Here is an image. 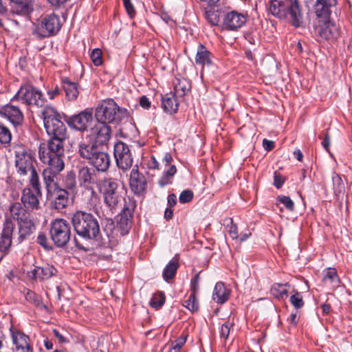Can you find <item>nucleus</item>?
I'll return each mask as SVG.
<instances>
[{
  "label": "nucleus",
  "instance_id": "f257e3e1",
  "mask_svg": "<svg viewBox=\"0 0 352 352\" xmlns=\"http://www.w3.org/2000/svg\"><path fill=\"white\" fill-rule=\"evenodd\" d=\"M267 11L280 20H288L295 28L304 25L303 14L298 0H269Z\"/></svg>",
  "mask_w": 352,
  "mask_h": 352
},
{
  "label": "nucleus",
  "instance_id": "f03ea898",
  "mask_svg": "<svg viewBox=\"0 0 352 352\" xmlns=\"http://www.w3.org/2000/svg\"><path fill=\"white\" fill-rule=\"evenodd\" d=\"M77 153L98 172L107 171L110 166L109 154L100 151L94 141L82 140L78 145Z\"/></svg>",
  "mask_w": 352,
  "mask_h": 352
},
{
  "label": "nucleus",
  "instance_id": "7ed1b4c3",
  "mask_svg": "<svg viewBox=\"0 0 352 352\" xmlns=\"http://www.w3.org/2000/svg\"><path fill=\"white\" fill-rule=\"evenodd\" d=\"M72 223L76 234L86 239H98L100 225L98 219L91 213L77 211L72 217Z\"/></svg>",
  "mask_w": 352,
  "mask_h": 352
},
{
  "label": "nucleus",
  "instance_id": "20e7f679",
  "mask_svg": "<svg viewBox=\"0 0 352 352\" xmlns=\"http://www.w3.org/2000/svg\"><path fill=\"white\" fill-rule=\"evenodd\" d=\"M66 138H51L47 144H41L38 148V156L43 164L65 165L64 141Z\"/></svg>",
  "mask_w": 352,
  "mask_h": 352
},
{
  "label": "nucleus",
  "instance_id": "39448f33",
  "mask_svg": "<svg viewBox=\"0 0 352 352\" xmlns=\"http://www.w3.org/2000/svg\"><path fill=\"white\" fill-rule=\"evenodd\" d=\"M100 192L102 194L105 204L111 210H116L122 203L125 204L127 198L123 197V191L119 187L118 182L112 179H104L100 187Z\"/></svg>",
  "mask_w": 352,
  "mask_h": 352
},
{
  "label": "nucleus",
  "instance_id": "423d86ee",
  "mask_svg": "<svg viewBox=\"0 0 352 352\" xmlns=\"http://www.w3.org/2000/svg\"><path fill=\"white\" fill-rule=\"evenodd\" d=\"M126 113V110L120 108L113 99H107L98 106L95 116L98 121L108 124L120 120Z\"/></svg>",
  "mask_w": 352,
  "mask_h": 352
},
{
  "label": "nucleus",
  "instance_id": "0eeeda50",
  "mask_svg": "<svg viewBox=\"0 0 352 352\" xmlns=\"http://www.w3.org/2000/svg\"><path fill=\"white\" fill-rule=\"evenodd\" d=\"M30 188H25L21 195V201L24 207L30 211L40 208L39 198L42 196L41 186L38 175L35 174L30 177Z\"/></svg>",
  "mask_w": 352,
  "mask_h": 352
},
{
  "label": "nucleus",
  "instance_id": "6e6552de",
  "mask_svg": "<svg viewBox=\"0 0 352 352\" xmlns=\"http://www.w3.org/2000/svg\"><path fill=\"white\" fill-rule=\"evenodd\" d=\"M50 236L58 248L65 247L71 238V226L64 219H56L50 225Z\"/></svg>",
  "mask_w": 352,
  "mask_h": 352
},
{
  "label": "nucleus",
  "instance_id": "1a4fd4ad",
  "mask_svg": "<svg viewBox=\"0 0 352 352\" xmlns=\"http://www.w3.org/2000/svg\"><path fill=\"white\" fill-rule=\"evenodd\" d=\"M15 166L17 173L21 175H25L30 172L32 177L34 174L38 175L34 167V157L26 148L23 146H17L14 151Z\"/></svg>",
  "mask_w": 352,
  "mask_h": 352
},
{
  "label": "nucleus",
  "instance_id": "9d476101",
  "mask_svg": "<svg viewBox=\"0 0 352 352\" xmlns=\"http://www.w3.org/2000/svg\"><path fill=\"white\" fill-rule=\"evenodd\" d=\"M61 27L58 15L52 13L43 16L38 23L34 34L41 37H47L56 34Z\"/></svg>",
  "mask_w": 352,
  "mask_h": 352
},
{
  "label": "nucleus",
  "instance_id": "9b49d317",
  "mask_svg": "<svg viewBox=\"0 0 352 352\" xmlns=\"http://www.w3.org/2000/svg\"><path fill=\"white\" fill-rule=\"evenodd\" d=\"M16 100H21L26 104H34L42 106L44 103V98L41 91L30 85L21 87L16 95L11 100L13 102Z\"/></svg>",
  "mask_w": 352,
  "mask_h": 352
},
{
  "label": "nucleus",
  "instance_id": "f8f14e48",
  "mask_svg": "<svg viewBox=\"0 0 352 352\" xmlns=\"http://www.w3.org/2000/svg\"><path fill=\"white\" fill-rule=\"evenodd\" d=\"M46 167L42 173L43 179L47 193H51L56 188L59 187L58 180L60 177V173L63 170L65 165L56 164H45Z\"/></svg>",
  "mask_w": 352,
  "mask_h": 352
},
{
  "label": "nucleus",
  "instance_id": "ddd939ff",
  "mask_svg": "<svg viewBox=\"0 0 352 352\" xmlns=\"http://www.w3.org/2000/svg\"><path fill=\"white\" fill-rule=\"evenodd\" d=\"M136 207V203L134 199L127 197L125 204L118 216L117 226L121 231L122 235L126 234L131 228L133 214Z\"/></svg>",
  "mask_w": 352,
  "mask_h": 352
},
{
  "label": "nucleus",
  "instance_id": "4468645a",
  "mask_svg": "<svg viewBox=\"0 0 352 352\" xmlns=\"http://www.w3.org/2000/svg\"><path fill=\"white\" fill-rule=\"evenodd\" d=\"M114 157L117 166L125 171L129 169L133 164V157L129 146L118 142L114 146Z\"/></svg>",
  "mask_w": 352,
  "mask_h": 352
},
{
  "label": "nucleus",
  "instance_id": "2eb2a0df",
  "mask_svg": "<svg viewBox=\"0 0 352 352\" xmlns=\"http://www.w3.org/2000/svg\"><path fill=\"white\" fill-rule=\"evenodd\" d=\"M93 123L92 113L88 110H85L78 114L74 115L67 120V124L69 126L83 131L90 130Z\"/></svg>",
  "mask_w": 352,
  "mask_h": 352
},
{
  "label": "nucleus",
  "instance_id": "dca6fc26",
  "mask_svg": "<svg viewBox=\"0 0 352 352\" xmlns=\"http://www.w3.org/2000/svg\"><path fill=\"white\" fill-rule=\"evenodd\" d=\"M246 21V14L232 10L223 16L222 26L226 30L236 31L243 27Z\"/></svg>",
  "mask_w": 352,
  "mask_h": 352
},
{
  "label": "nucleus",
  "instance_id": "f3484780",
  "mask_svg": "<svg viewBox=\"0 0 352 352\" xmlns=\"http://www.w3.org/2000/svg\"><path fill=\"white\" fill-rule=\"evenodd\" d=\"M314 28L316 33L324 39L335 38L339 35L338 27L329 18L318 19Z\"/></svg>",
  "mask_w": 352,
  "mask_h": 352
},
{
  "label": "nucleus",
  "instance_id": "a211bd4d",
  "mask_svg": "<svg viewBox=\"0 0 352 352\" xmlns=\"http://www.w3.org/2000/svg\"><path fill=\"white\" fill-rule=\"evenodd\" d=\"M111 129L107 123L98 121L97 123L92 124L90 129L89 135L95 138L94 142L106 144L111 138Z\"/></svg>",
  "mask_w": 352,
  "mask_h": 352
},
{
  "label": "nucleus",
  "instance_id": "6ab92c4d",
  "mask_svg": "<svg viewBox=\"0 0 352 352\" xmlns=\"http://www.w3.org/2000/svg\"><path fill=\"white\" fill-rule=\"evenodd\" d=\"M48 199H52L51 206L55 210H61L69 204V192L63 188L58 187L51 193H47Z\"/></svg>",
  "mask_w": 352,
  "mask_h": 352
},
{
  "label": "nucleus",
  "instance_id": "aec40b11",
  "mask_svg": "<svg viewBox=\"0 0 352 352\" xmlns=\"http://www.w3.org/2000/svg\"><path fill=\"white\" fill-rule=\"evenodd\" d=\"M14 230V225L10 219H6L2 232L0 236V252L3 253L1 258L8 253L12 245V234Z\"/></svg>",
  "mask_w": 352,
  "mask_h": 352
},
{
  "label": "nucleus",
  "instance_id": "412c9836",
  "mask_svg": "<svg viewBox=\"0 0 352 352\" xmlns=\"http://www.w3.org/2000/svg\"><path fill=\"white\" fill-rule=\"evenodd\" d=\"M0 115L14 126L21 124L23 120V115L20 109L11 104L0 107Z\"/></svg>",
  "mask_w": 352,
  "mask_h": 352
},
{
  "label": "nucleus",
  "instance_id": "4be33fe9",
  "mask_svg": "<svg viewBox=\"0 0 352 352\" xmlns=\"http://www.w3.org/2000/svg\"><path fill=\"white\" fill-rule=\"evenodd\" d=\"M12 338L14 345V352H32L28 336L19 331H12Z\"/></svg>",
  "mask_w": 352,
  "mask_h": 352
},
{
  "label": "nucleus",
  "instance_id": "5701e85b",
  "mask_svg": "<svg viewBox=\"0 0 352 352\" xmlns=\"http://www.w3.org/2000/svg\"><path fill=\"white\" fill-rule=\"evenodd\" d=\"M130 187L131 190L137 195L144 192L146 188V182L144 176L140 173L138 168H133L130 175Z\"/></svg>",
  "mask_w": 352,
  "mask_h": 352
},
{
  "label": "nucleus",
  "instance_id": "b1692460",
  "mask_svg": "<svg viewBox=\"0 0 352 352\" xmlns=\"http://www.w3.org/2000/svg\"><path fill=\"white\" fill-rule=\"evenodd\" d=\"M337 0H317L314 12L318 19L330 18L331 8L336 6Z\"/></svg>",
  "mask_w": 352,
  "mask_h": 352
},
{
  "label": "nucleus",
  "instance_id": "393cba45",
  "mask_svg": "<svg viewBox=\"0 0 352 352\" xmlns=\"http://www.w3.org/2000/svg\"><path fill=\"white\" fill-rule=\"evenodd\" d=\"M57 270L53 265L46 264L43 267H36L30 272V276L34 279L44 280L55 276Z\"/></svg>",
  "mask_w": 352,
  "mask_h": 352
},
{
  "label": "nucleus",
  "instance_id": "a878e982",
  "mask_svg": "<svg viewBox=\"0 0 352 352\" xmlns=\"http://www.w3.org/2000/svg\"><path fill=\"white\" fill-rule=\"evenodd\" d=\"M45 130L51 138H66L67 129L60 118L45 126Z\"/></svg>",
  "mask_w": 352,
  "mask_h": 352
},
{
  "label": "nucleus",
  "instance_id": "bb28decb",
  "mask_svg": "<svg viewBox=\"0 0 352 352\" xmlns=\"http://www.w3.org/2000/svg\"><path fill=\"white\" fill-rule=\"evenodd\" d=\"M19 224V237L18 243L23 242L28 236H30L35 230V225L30 219V217L18 222Z\"/></svg>",
  "mask_w": 352,
  "mask_h": 352
},
{
  "label": "nucleus",
  "instance_id": "cd10ccee",
  "mask_svg": "<svg viewBox=\"0 0 352 352\" xmlns=\"http://www.w3.org/2000/svg\"><path fill=\"white\" fill-rule=\"evenodd\" d=\"M14 3L12 12L14 14L27 16L32 11V0H10Z\"/></svg>",
  "mask_w": 352,
  "mask_h": 352
},
{
  "label": "nucleus",
  "instance_id": "c85d7f7f",
  "mask_svg": "<svg viewBox=\"0 0 352 352\" xmlns=\"http://www.w3.org/2000/svg\"><path fill=\"white\" fill-rule=\"evenodd\" d=\"M173 92L166 94L162 100L164 111L169 114L175 113L178 110L179 102Z\"/></svg>",
  "mask_w": 352,
  "mask_h": 352
},
{
  "label": "nucleus",
  "instance_id": "c756f323",
  "mask_svg": "<svg viewBox=\"0 0 352 352\" xmlns=\"http://www.w3.org/2000/svg\"><path fill=\"white\" fill-rule=\"evenodd\" d=\"M10 216L17 222L30 217V213L23 205L19 202L11 204L9 208Z\"/></svg>",
  "mask_w": 352,
  "mask_h": 352
},
{
  "label": "nucleus",
  "instance_id": "7c9ffc66",
  "mask_svg": "<svg viewBox=\"0 0 352 352\" xmlns=\"http://www.w3.org/2000/svg\"><path fill=\"white\" fill-rule=\"evenodd\" d=\"M229 296L230 291L223 283L219 282L215 285L212 293V298L214 301L219 304H223L228 300Z\"/></svg>",
  "mask_w": 352,
  "mask_h": 352
},
{
  "label": "nucleus",
  "instance_id": "2f4dec72",
  "mask_svg": "<svg viewBox=\"0 0 352 352\" xmlns=\"http://www.w3.org/2000/svg\"><path fill=\"white\" fill-rule=\"evenodd\" d=\"M62 82L66 98L69 100H75L79 95L78 85L67 78H63Z\"/></svg>",
  "mask_w": 352,
  "mask_h": 352
},
{
  "label": "nucleus",
  "instance_id": "473e14b6",
  "mask_svg": "<svg viewBox=\"0 0 352 352\" xmlns=\"http://www.w3.org/2000/svg\"><path fill=\"white\" fill-rule=\"evenodd\" d=\"M174 92L173 94L177 96L184 97L190 89V82L186 78H176L173 82Z\"/></svg>",
  "mask_w": 352,
  "mask_h": 352
},
{
  "label": "nucleus",
  "instance_id": "72a5a7b5",
  "mask_svg": "<svg viewBox=\"0 0 352 352\" xmlns=\"http://www.w3.org/2000/svg\"><path fill=\"white\" fill-rule=\"evenodd\" d=\"M210 53L203 45H199L195 56V63L202 67L208 66L212 63Z\"/></svg>",
  "mask_w": 352,
  "mask_h": 352
},
{
  "label": "nucleus",
  "instance_id": "f704fd0d",
  "mask_svg": "<svg viewBox=\"0 0 352 352\" xmlns=\"http://www.w3.org/2000/svg\"><path fill=\"white\" fill-rule=\"evenodd\" d=\"M322 282L328 286L336 288L339 285L340 279L335 268H327L324 271Z\"/></svg>",
  "mask_w": 352,
  "mask_h": 352
},
{
  "label": "nucleus",
  "instance_id": "c9c22d12",
  "mask_svg": "<svg viewBox=\"0 0 352 352\" xmlns=\"http://www.w3.org/2000/svg\"><path fill=\"white\" fill-rule=\"evenodd\" d=\"M78 180L80 184L89 185L96 182L94 170L87 166H83L78 171Z\"/></svg>",
  "mask_w": 352,
  "mask_h": 352
},
{
  "label": "nucleus",
  "instance_id": "e433bc0d",
  "mask_svg": "<svg viewBox=\"0 0 352 352\" xmlns=\"http://www.w3.org/2000/svg\"><path fill=\"white\" fill-rule=\"evenodd\" d=\"M60 118L58 111L52 106H46L42 110L44 126Z\"/></svg>",
  "mask_w": 352,
  "mask_h": 352
},
{
  "label": "nucleus",
  "instance_id": "4c0bfd02",
  "mask_svg": "<svg viewBox=\"0 0 352 352\" xmlns=\"http://www.w3.org/2000/svg\"><path fill=\"white\" fill-rule=\"evenodd\" d=\"M179 267V263L177 260L173 259L171 260L164 268L162 276L164 279L168 282L170 280L173 279L177 272V270Z\"/></svg>",
  "mask_w": 352,
  "mask_h": 352
},
{
  "label": "nucleus",
  "instance_id": "58836bf2",
  "mask_svg": "<svg viewBox=\"0 0 352 352\" xmlns=\"http://www.w3.org/2000/svg\"><path fill=\"white\" fill-rule=\"evenodd\" d=\"M177 173V168L175 165H170L166 169L163 175L158 181V184L160 186L164 187L168 184L172 183L173 178Z\"/></svg>",
  "mask_w": 352,
  "mask_h": 352
},
{
  "label": "nucleus",
  "instance_id": "ea45409f",
  "mask_svg": "<svg viewBox=\"0 0 352 352\" xmlns=\"http://www.w3.org/2000/svg\"><path fill=\"white\" fill-rule=\"evenodd\" d=\"M288 285V283H274L271 287L270 293L274 298L277 299H283L288 295V291L286 288Z\"/></svg>",
  "mask_w": 352,
  "mask_h": 352
},
{
  "label": "nucleus",
  "instance_id": "a19ab883",
  "mask_svg": "<svg viewBox=\"0 0 352 352\" xmlns=\"http://www.w3.org/2000/svg\"><path fill=\"white\" fill-rule=\"evenodd\" d=\"M25 299L41 309H47V306L43 304L41 296L32 291H28L25 294Z\"/></svg>",
  "mask_w": 352,
  "mask_h": 352
},
{
  "label": "nucleus",
  "instance_id": "79ce46f5",
  "mask_svg": "<svg viewBox=\"0 0 352 352\" xmlns=\"http://www.w3.org/2000/svg\"><path fill=\"white\" fill-rule=\"evenodd\" d=\"M165 299V295L163 292H157L153 296L149 304L152 307L157 309L164 305Z\"/></svg>",
  "mask_w": 352,
  "mask_h": 352
},
{
  "label": "nucleus",
  "instance_id": "37998d69",
  "mask_svg": "<svg viewBox=\"0 0 352 352\" xmlns=\"http://www.w3.org/2000/svg\"><path fill=\"white\" fill-rule=\"evenodd\" d=\"M183 305L191 312L197 311L199 306V302L195 297V293H191Z\"/></svg>",
  "mask_w": 352,
  "mask_h": 352
},
{
  "label": "nucleus",
  "instance_id": "c03bdc74",
  "mask_svg": "<svg viewBox=\"0 0 352 352\" xmlns=\"http://www.w3.org/2000/svg\"><path fill=\"white\" fill-rule=\"evenodd\" d=\"M188 334L183 333L182 335L171 343L170 352H178L186 342Z\"/></svg>",
  "mask_w": 352,
  "mask_h": 352
},
{
  "label": "nucleus",
  "instance_id": "a18cd8bd",
  "mask_svg": "<svg viewBox=\"0 0 352 352\" xmlns=\"http://www.w3.org/2000/svg\"><path fill=\"white\" fill-rule=\"evenodd\" d=\"M65 187L72 192L76 188V175L73 172H69L65 178Z\"/></svg>",
  "mask_w": 352,
  "mask_h": 352
},
{
  "label": "nucleus",
  "instance_id": "49530a36",
  "mask_svg": "<svg viewBox=\"0 0 352 352\" xmlns=\"http://www.w3.org/2000/svg\"><path fill=\"white\" fill-rule=\"evenodd\" d=\"M12 138L11 133L10 130L0 123V142L2 144L10 143Z\"/></svg>",
  "mask_w": 352,
  "mask_h": 352
},
{
  "label": "nucleus",
  "instance_id": "de8ad7c7",
  "mask_svg": "<svg viewBox=\"0 0 352 352\" xmlns=\"http://www.w3.org/2000/svg\"><path fill=\"white\" fill-rule=\"evenodd\" d=\"M205 17L212 25H217L220 21L217 12L213 10L206 11Z\"/></svg>",
  "mask_w": 352,
  "mask_h": 352
},
{
  "label": "nucleus",
  "instance_id": "09e8293b",
  "mask_svg": "<svg viewBox=\"0 0 352 352\" xmlns=\"http://www.w3.org/2000/svg\"><path fill=\"white\" fill-rule=\"evenodd\" d=\"M290 302L296 309H300L304 305V301L300 293L296 292L291 296Z\"/></svg>",
  "mask_w": 352,
  "mask_h": 352
},
{
  "label": "nucleus",
  "instance_id": "8fccbe9b",
  "mask_svg": "<svg viewBox=\"0 0 352 352\" xmlns=\"http://www.w3.org/2000/svg\"><path fill=\"white\" fill-rule=\"evenodd\" d=\"M278 201L283 204L285 207L289 211L294 210V203L288 196H278L277 198Z\"/></svg>",
  "mask_w": 352,
  "mask_h": 352
},
{
  "label": "nucleus",
  "instance_id": "3c124183",
  "mask_svg": "<svg viewBox=\"0 0 352 352\" xmlns=\"http://www.w3.org/2000/svg\"><path fill=\"white\" fill-rule=\"evenodd\" d=\"M102 51L100 49H94L91 54V58L96 66H99L102 63Z\"/></svg>",
  "mask_w": 352,
  "mask_h": 352
},
{
  "label": "nucleus",
  "instance_id": "603ef678",
  "mask_svg": "<svg viewBox=\"0 0 352 352\" xmlns=\"http://www.w3.org/2000/svg\"><path fill=\"white\" fill-rule=\"evenodd\" d=\"M193 192L191 190H185L181 192L179 201L182 204L189 203L193 199Z\"/></svg>",
  "mask_w": 352,
  "mask_h": 352
},
{
  "label": "nucleus",
  "instance_id": "864d4df0",
  "mask_svg": "<svg viewBox=\"0 0 352 352\" xmlns=\"http://www.w3.org/2000/svg\"><path fill=\"white\" fill-rule=\"evenodd\" d=\"M333 188L336 193H340L344 189V184L341 177L338 175L332 177Z\"/></svg>",
  "mask_w": 352,
  "mask_h": 352
},
{
  "label": "nucleus",
  "instance_id": "5fc2aeb1",
  "mask_svg": "<svg viewBox=\"0 0 352 352\" xmlns=\"http://www.w3.org/2000/svg\"><path fill=\"white\" fill-rule=\"evenodd\" d=\"M233 324L230 321H227L221 325L220 336L224 339H227L229 336L230 329L232 328Z\"/></svg>",
  "mask_w": 352,
  "mask_h": 352
},
{
  "label": "nucleus",
  "instance_id": "6e6d98bb",
  "mask_svg": "<svg viewBox=\"0 0 352 352\" xmlns=\"http://www.w3.org/2000/svg\"><path fill=\"white\" fill-rule=\"evenodd\" d=\"M106 224L103 227V230L107 233V236L109 237L113 232V230L115 228L113 221L109 218L106 219Z\"/></svg>",
  "mask_w": 352,
  "mask_h": 352
},
{
  "label": "nucleus",
  "instance_id": "4d7b16f0",
  "mask_svg": "<svg viewBox=\"0 0 352 352\" xmlns=\"http://www.w3.org/2000/svg\"><path fill=\"white\" fill-rule=\"evenodd\" d=\"M122 1H123V4L124 6V8L126 9L127 14L131 17H133L135 14V8L131 2V0H122Z\"/></svg>",
  "mask_w": 352,
  "mask_h": 352
},
{
  "label": "nucleus",
  "instance_id": "13d9d810",
  "mask_svg": "<svg viewBox=\"0 0 352 352\" xmlns=\"http://www.w3.org/2000/svg\"><path fill=\"white\" fill-rule=\"evenodd\" d=\"M37 242L41 246H43L45 249H50V245L49 244V241L47 236L43 233H40L37 237Z\"/></svg>",
  "mask_w": 352,
  "mask_h": 352
},
{
  "label": "nucleus",
  "instance_id": "bf43d9fd",
  "mask_svg": "<svg viewBox=\"0 0 352 352\" xmlns=\"http://www.w3.org/2000/svg\"><path fill=\"white\" fill-rule=\"evenodd\" d=\"M284 179L281 176V175L276 171L274 172V185L277 188H280L283 183H284Z\"/></svg>",
  "mask_w": 352,
  "mask_h": 352
},
{
  "label": "nucleus",
  "instance_id": "052dcab7",
  "mask_svg": "<svg viewBox=\"0 0 352 352\" xmlns=\"http://www.w3.org/2000/svg\"><path fill=\"white\" fill-rule=\"evenodd\" d=\"M199 275L197 274L190 281V289L192 293H195L199 289Z\"/></svg>",
  "mask_w": 352,
  "mask_h": 352
},
{
  "label": "nucleus",
  "instance_id": "680f3d73",
  "mask_svg": "<svg viewBox=\"0 0 352 352\" xmlns=\"http://www.w3.org/2000/svg\"><path fill=\"white\" fill-rule=\"evenodd\" d=\"M230 221L231 225H230V230H229V234L232 239H237L238 238L237 227L235 224L233 223L232 219H230Z\"/></svg>",
  "mask_w": 352,
  "mask_h": 352
},
{
  "label": "nucleus",
  "instance_id": "e2e57ef3",
  "mask_svg": "<svg viewBox=\"0 0 352 352\" xmlns=\"http://www.w3.org/2000/svg\"><path fill=\"white\" fill-rule=\"evenodd\" d=\"M322 145L324 148L329 152V146H330V135L328 133V130H327L323 140L322 142Z\"/></svg>",
  "mask_w": 352,
  "mask_h": 352
},
{
  "label": "nucleus",
  "instance_id": "0e129e2a",
  "mask_svg": "<svg viewBox=\"0 0 352 352\" xmlns=\"http://www.w3.org/2000/svg\"><path fill=\"white\" fill-rule=\"evenodd\" d=\"M140 104L142 107H143L145 109H148L151 107V102L148 100V98L145 96H142L140 98Z\"/></svg>",
  "mask_w": 352,
  "mask_h": 352
},
{
  "label": "nucleus",
  "instance_id": "69168bd1",
  "mask_svg": "<svg viewBox=\"0 0 352 352\" xmlns=\"http://www.w3.org/2000/svg\"><path fill=\"white\" fill-rule=\"evenodd\" d=\"M263 146L266 151H271L274 147V142L272 140L264 139L263 141Z\"/></svg>",
  "mask_w": 352,
  "mask_h": 352
},
{
  "label": "nucleus",
  "instance_id": "338daca9",
  "mask_svg": "<svg viewBox=\"0 0 352 352\" xmlns=\"http://www.w3.org/2000/svg\"><path fill=\"white\" fill-rule=\"evenodd\" d=\"M53 333L55 337L58 340L59 342L65 343L68 342L67 338H65L58 330L54 329Z\"/></svg>",
  "mask_w": 352,
  "mask_h": 352
},
{
  "label": "nucleus",
  "instance_id": "774afa93",
  "mask_svg": "<svg viewBox=\"0 0 352 352\" xmlns=\"http://www.w3.org/2000/svg\"><path fill=\"white\" fill-rule=\"evenodd\" d=\"M60 93V90L58 87H56L54 89L47 91V94L50 99H54L56 96L59 95Z\"/></svg>",
  "mask_w": 352,
  "mask_h": 352
}]
</instances>
